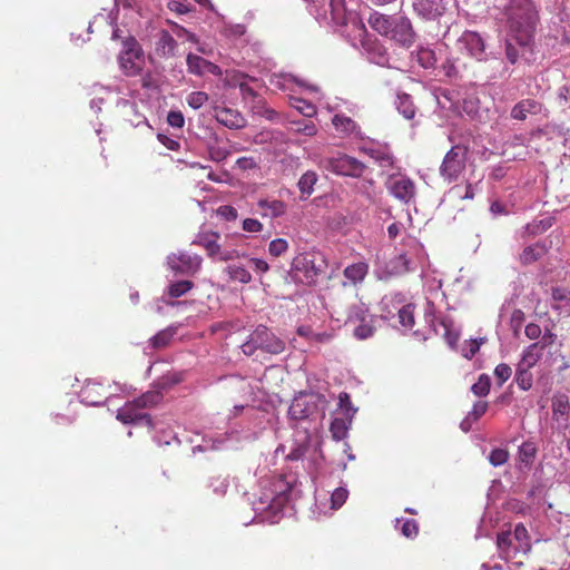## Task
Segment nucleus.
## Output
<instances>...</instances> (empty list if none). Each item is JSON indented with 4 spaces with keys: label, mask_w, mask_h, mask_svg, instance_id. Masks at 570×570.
<instances>
[{
    "label": "nucleus",
    "mask_w": 570,
    "mask_h": 570,
    "mask_svg": "<svg viewBox=\"0 0 570 570\" xmlns=\"http://www.w3.org/2000/svg\"><path fill=\"white\" fill-rule=\"evenodd\" d=\"M417 62L423 68H432L436 63L435 52L432 49H423L416 52Z\"/></svg>",
    "instance_id": "obj_44"
},
{
    "label": "nucleus",
    "mask_w": 570,
    "mask_h": 570,
    "mask_svg": "<svg viewBox=\"0 0 570 570\" xmlns=\"http://www.w3.org/2000/svg\"><path fill=\"white\" fill-rule=\"evenodd\" d=\"M497 548H499L501 558L504 560H512L522 554V551L515 549V541L512 539L510 530L497 534Z\"/></svg>",
    "instance_id": "obj_18"
},
{
    "label": "nucleus",
    "mask_w": 570,
    "mask_h": 570,
    "mask_svg": "<svg viewBox=\"0 0 570 570\" xmlns=\"http://www.w3.org/2000/svg\"><path fill=\"white\" fill-rule=\"evenodd\" d=\"M214 117L222 126L233 130L245 128L247 125L246 117L230 107H215Z\"/></svg>",
    "instance_id": "obj_13"
},
{
    "label": "nucleus",
    "mask_w": 570,
    "mask_h": 570,
    "mask_svg": "<svg viewBox=\"0 0 570 570\" xmlns=\"http://www.w3.org/2000/svg\"><path fill=\"white\" fill-rule=\"evenodd\" d=\"M530 370L531 368L518 365L517 377H514V380H517L518 386L522 391H529L532 386V374Z\"/></svg>",
    "instance_id": "obj_41"
},
{
    "label": "nucleus",
    "mask_w": 570,
    "mask_h": 570,
    "mask_svg": "<svg viewBox=\"0 0 570 570\" xmlns=\"http://www.w3.org/2000/svg\"><path fill=\"white\" fill-rule=\"evenodd\" d=\"M387 38H391L404 48L411 47L414 42V31L409 18L397 17Z\"/></svg>",
    "instance_id": "obj_14"
},
{
    "label": "nucleus",
    "mask_w": 570,
    "mask_h": 570,
    "mask_svg": "<svg viewBox=\"0 0 570 570\" xmlns=\"http://www.w3.org/2000/svg\"><path fill=\"white\" fill-rule=\"evenodd\" d=\"M219 238L220 236L216 232L202 230L196 235L193 244L202 247L207 253V257L214 262H228L242 256L236 249H224L219 244Z\"/></svg>",
    "instance_id": "obj_5"
},
{
    "label": "nucleus",
    "mask_w": 570,
    "mask_h": 570,
    "mask_svg": "<svg viewBox=\"0 0 570 570\" xmlns=\"http://www.w3.org/2000/svg\"><path fill=\"white\" fill-rule=\"evenodd\" d=\"M250 109L253 115L257 117H264L269 121H277L279 119V115L277 111L267 106L266 100L263 98H257L250 104Z\"/></svg>",
    "instance_id": "obj_32"
},
{
    "label": "nucleus",
    "mask_w": 570,
    "mask_h": 570,
    "mask_svg": "<svg viewBox=\"0 0 570 570\" xmlns=\"http://www.w3.org/2000/svg\"><path fill=\"white\" fill-rule=\"evenodd\" d=\"M332 125L335 130L342 135H353L357 132L358 126L354 119L345 115H335L332 118Z\"/></svg>",
    "instance_id": "obj_30"
},
{
    "label": "nucleus",
    "mask_w": 570,
    "mask_h": 570,
    "mask_svg": "<svg viewBox=\"0 0 570 570\" xmlns=\"http://www.w3.org/2000/svg\"><path fill=\"white\" fill-rule=\"evenodd\" d=\"M288 250V242L285 238L278 237L273 239L268 245V253L278 257Z\"/></svg>",
    "instance_id": "obj_46"
},
{
    "label": "nucleus",
    "mask_w": 570,
    "mask_h": 570,
    "mask_svg": "<svg viewBox=\"0 0 570 570\" xmlns=\"http://www.w3.org/2000/svg\"><path fill=\"white\" fill-rule=\"evenodd\" d=\"M520 458L525 463L531 462L535 458V445L531 442H524L520 446Z\"/></svg>",
    "instance_id": "obj_56"
},
{
    "label": "nucleus",
    "mask_w": 570,
    "mask_h": 570,
    "mask_svg": "<svg viewBox=\"0 0 570 570\" xmlns=\"http://www.w3.org/2000/svg\"><path fill=\"white\" fill-rule=\"evenodd\" d=\"M541 111V104L531 98L522 99L513 106L511 117L519 120H524L528 115H538Z\"/></svg>",
    "instance_id": "obj_21"
},
{
    "label": "nucleus",
    "mask_w": 570,
    "mask_h": 570,
    "mask_svg": "<svg viewBox=\"0 0 570 570\" xmlns=\"http://www.w3.org/2000/svg\"><path fill=\"white\" fill-rule=\"evenodd\" d=\"M289 414L294 419H304L307 416L305 404L302 400H295L289 406Z\"/></svg>",
    "instance_id": "obj_59"
},
{
    "label": "nucleus",
    "mask_w": 570,
    "mask_h": 570,
    "mask_svg": "<svg viewBox=\"0 0 570 570\" xmlns=\"http://www.w3.org/2000/svg\"><path fill=\"white\" fill-rule=\"evenodd\" d=\"M451 193L460 200H472L474 198V186L470 183L464 187L455 185L451 188Z\"/></svg>",
    "instance_id": "obj_45"
},
{
    "label": "nucleus",
    "mask_w": 570,
    "mask_h": 570,
    "mask_svg": "<svg viewBox=\"0 0 570 570\" xmlns=\"http://www.w3.org/2000/svg\"><path fill=\"white\" fill-rule=\"evenodd\" d=\"M367 274L368 264L366 262L360 261L357 263H352L343 269V286H353L354 288H357V286L363 284Z\"/></svg>",
    "instance_id": "obj_16"
},
{
    "label": "nucleus",
    "mask_w": 570,
    "mask_h": 570,
    "mask_svg": "<svg viewBox=\"0 0 570 570\" xmlns=\"http://www.w3.org/2000/svg\"><path fill=\"white\" fill-rule=\"evenodd\" d=\"M258 209L261 215L266 218H277L282 217L286 213V204L282 200H267L263 199L257 202Z\"/></svg>",
    "instance_id": "obj_23"
},
{
    "label": "nucleus",
    "mask_w": 570,
    "mask_h": 570,
    "mask_svg": "<svg viewBox=\"0 0 570 570\" xmlns=\"http://www.w3.org/2000/svg\"><path fill=\"white\" fill-rule=\"evenodd\" d=\"M401 532L402 534L407 539H413L419 533V525L415 520H404L401 525Z\"/></svg>",
    "instance_id": "obj_55"
},
{
    "label": "nucleus",
    "mask_w": 570,
    "mask_h": 570,
    "mask_svg": "<svg viewBox=\"0 0 570 570\" xmlns=\"http://www.w3.org/2000/svg\"><path fill=\"white\" fill-rule=\"evenodd\" d=\"M344 324L357 340H367L375 333L374 316L368 313L365 303L351 304Z\"/></svg>",
    "instance_id": "obj_2"
},
{
    "label": "nucleus",
    "mask_w": 570,
    "mask_h": 570,
    "mask_svg": "<svg viewBox=\"0 0 570 570\" xmlns=\"http://www.w3.org/2000/svg\"><path fill=\"white\" fill-rule=\"evenodd\" d=\"M177 42L168 31L159 32L158 41L156 42V55L159 57H168L174 55Z\"/></svg>",
    "instance_id": "obj_27"
},
{
    "label": "nucleus",
    "mask_w": 570,
    "mask_h": 570,
    "mask_svg": "<svg viewBox=\"0 0 570 570\" xmlns=\"http://www.w3.org/2000/svg\"><path fill=\"white\" fill-rule=\"evenodd\" d=\"M317 184V173L307 170L298 179V191H301V199L306 200L313 193L314 186Z\"/></svg>",
    "instance_id": "obj_31"
},
{
    "label": "nucleus",
    "mask_w": 570,
    "mask_h": 570,
    "mask_svg": "<svg viewBox=\"0 0 570 570\" xmlns=\"http://www.w3.org/2000/svg\"><path fill=\"white\" fill-rule=\"evenodd\" d=\"M512 539L517 542V550L522 551V554H527L531 550L530 535L524 524L520 523L514 525L513 532H511Z\"/></svg>",
    "instance_id": "obj_29"
},
{
    "label": "nucleus",
    "mask_w": 570,
    "mask_h": 570,
    "mask_svg": "<svg viewBox=\"0 0 570 570\" xmlns=\"http://www.w3.org/2000/svg\"><path fill=\"white\" fill-rule=\"evenodd\" d=\"M395 106L397 111L405 119H413L416 114V108L412 97L409 94L399 92L395 99Z\"/></svg>",
    "instance_id": "obj_28"
},
{
    "label": "nucleus",
    "mask_w": 570,
    "mask_h": 570,
    "mask_svg": "<svg viewBox=\"0 0 570 570\" xmlns=\"http://www.w3.org/2000/svg\"><path fill=\"white\" fill-rule=\"evenodd\" d=\"M491 381L488 374H481L478 381L472 385L471 391L476 396H485L489 394Z\"/></svg>",
    "instance_id": "obj_43"
},
{
    "label": "nucleus",
    "mask_w": 570,
    "mask_h": 570,
    "mask_svg": "<svg viewBox=\"0 0 570 570\" xmlns=\"http://www.w3.org/2000/svg\"><path fill=\"white\" fill-rule=\"evenodd\" d=\"M186 65L189 72L202 76L205 73V67L208 65V60H205L197 55L189 53L186 57Z\"/></svg>",
    "instance_id": "obj_37"
},
{
    "label": "nucleus",
    "mask_w": 570,
    "mask_h": 570,
    "mask_svg": "<svg viewBox=\"0 0 570 570\" xmlns=\"http://www.w3.org/2000/svg\"><path fill=\"white\" fill-rule=\"evenodd\" d=\"M414 304L407 303L399 308V322L402 326L412 328L414 325Z\"/></svg>",
    "instance_id": "obj_38"
},
{
    "label": "nucleus",
    "mask_w": 570,
    "mask_h": 570,
    "mask_svg": "<svg viewBox=\"0 0 570 570\" xmlns=\"http://www.w3.org/2000/svg\"><path fill=\"white\" fill-rule=\"evenodd\" d=\"M494 375H495L497 380H499L500 385H502L511 376V368H510V366L508 364L501 363V364L495 366Z\"/></svg>",
    "instance_id": "obj_60"
},
{
    "label": "nucleus",
    "mask_w": 570,
    "mask_h": 570,
    "mask_svg": "<svg viewBox=\"0 0 570 570\" xmlns=\"http://www.w3.org/2000/svg\"><path fill=\"white\" fill-rule=\"evenodd\" d=\"M386 187L396 199L404 203L413 200L416 194L415 183L404 175H392Z\"/></svg>",
    "instance_id": "obj_10"
},
{
    "label": "nucleus",
    "mask_w": 570,
    "mask_h": 570,
    "mask_svg": "<svg viewBox=\"0 0 570 570\" xmlns=\"http://www.w3.org/2000/svg\"><path fill=\"white\" fill-rule=\"evenodd\" d=\"M558 99H559L560 105H562V106L569 105L570 106V86L569 85H563L560 87L559 94H558Z\"/></svg>",
    "instance_id": "obj_64"
},
{
    "label": "nucleus",
    "mask_w": 570,
    "mask_h": 570,
    "mask_svg": "<svg viewBox=\"0 0 570 570\" xmlns=\"http://www.w3.org/2000/svg\"><path fill=\"white\" fill-rule=\"evenodd\" d=\"M546 230V225L543 222H534L529 223L523 227V230L521 233L522 238L527 237H535V235H540Z\"/></svg>",
    "instance_id": "obj_47"
},
{
    "label": "nucleus",
    "mask_w": 570,
    "mask_h": 570,
    "mask_svg": "<svg viewBox=\"0 0 570 570\" xmlns=\"http://www.w3.org/2000/svg\"><path fill=\"white\" fill-rule=\"evenodd\" d=\"M330 8L332 19L334 21H341L344 18L345 12V0H330Z\"/></svg>",
    "instance_id": "obj_50"
},
{
    "label": "nucleus",
    "mask_w": 570,
    "mask_h": 570,
    "mask_svg": "<svg viewBox=\"0 0 570 570\" xmlns=\"http://www.w3.org/2000/svg\"><path fill=\"white\" fill-rule=\"evenodd\" d=\"M203 258L197 254L178 252L168 256V266L176 273L195 275L202 268Z\"/></svg>",
    "instance_id": "obj_9"
},
{
    "label": "nucleus",
    "mask_w": 570,
    "mask_h": 570,
    "mask_svg": "<svg viewBox=\"0 0 570 570\" xmlns=\"http://www.w3.org/2000/svg\"><path fill=\"white\" fill-rule=\"evenodd\" d=\"M158 140L168 150H179L180 149V142L177 139L168 137L165 134H158Z\"/></svg>",
    "instance_id": "obj_63"
},
{
    "label": "nucleus",
    "mask_w": 570,
    "mask_h": 570,
    "mask_svg": "<svg viewBox=\"0 0 570 570\" xmlns=\"http://www.w3.org/2000/svg\"><path fill=\"white\" fill-rule=\"evenodd\" d=\"M570 409L569 399L564 393H557L551 399V411L552 415L557 417L558 415L564 416L568 414Z\"/></svg>",
    "instance_id": "obj_35"
},
{
    "label": "nucleus",
    "mask_w": 570,
    "mask_h": 570,
    "mask_svg": "<svg viewBox=\"0 0 570 570\" xmlns=\"http://www.w3.org/2000/svg\"><path fill=\"white\" fill-rule=\"evenodd\" d=\"M553 335L551 333L546 334L542 341L531 343L523 352L520 366L532 368L538 364L543 355V351L547 345L551 344Z\"/></svg>",
    "instance_id": "obj_15"
},
{
    "label": "nucleus",
    "mask_w": 570,
    "mask_h": 570,
    "mask_svg": "<svg viewBox=\"0 0 570 570\" xmlns=\"http://www.w3.org/2000/svg\"><path fill=\"white\" fill-rule=\"evenodd\" d=\"M295 101V108L298 109L304 117H312L317 114V108L306 99L298 98Z\"/></svg>",
    "instance_id": "obj_51"
},
{
    "label": "nucleus",
    "mask_w": 570,
    "mask_h": 570,
    "mask_svg": "<svg viewBox=\"0 0 570 570\" xmlns=\"http://www.w3.org/2000/svg\"><path fill=\"white\" fill-rule=\"evenodd\" d=\"M272 502L277 505H282L287 501V494L292 490V487L288 481H286L285 476H276L272 482Z\"/></svg>",
    "instance_id": "obj_25"
},
{
    "label": "nucleus",
    "mask_w": 570,
    "mask_h": 570,
    "mask_svg": "<svg viewBox=\"0 0 570 570\" xmlns=\"http://www.w3.org/2000/svg\"><path fill=\"white\" fill-rule=\"evenodd\" d=\"M222 32L227 37L238 38L246 32V27L243 24H225Z\"/></svg>",
    "instance_id": "obj_58"
},
{
    "label": "nucleus",
    "mask_w": 570,
    "mask_h": 570,
    "mask_svg": "<svg viewBox=\"0 0 570 570\" xmlns=\"http://www.w3.org/2000/svg\"><path fill=\"white\" fill-rule=\"evenodd\" d=\"M325 168L334 174L350 177H361L365 166L354 157L340 154L325 159Z\"/></svg>",
    "instance_id": "obj_8"
},
{
    "label": "nucleus",
    "mask_w": 570,
    "mask_h": 570,
    "mask_svg": "<svg viewBox=\"0 0 570 570\" xmlns=\"http://www.w3.org/2000/svg\"><path fill=\"white\" fill-rule=\"evenodd\" d=\"M373 157L376 160V163L380 165V167H382V168H393L394 167L395 160H394L393 155L390 153L376 150L373 153Z\"/></svg>",
    "instance_id": "obj_49"
},
{
    "label": "nucleus",
    "mask_w": 570,
    "mask_h": 570,
    "mask_svg": "<svg viewBox=\"0 0 570 570\" xmlns=\"http://www.w3.org/2000/svg\"><path fill=\"white\" fill-rule=\"evenodd\" d=\"M242 228L247 233H259L264 225L256 218H245L242 222Z\"/></svg>",
    "instance_id": "obj_61"
},
{
    "label": "nucleus",
    "mask_w": 570,
    "mask_h": 570,
    "mask_svg": "<svg viewBox=\"0 0 570 570\" xmlns=\"http://www.w3.org/2000/svg\"><path fill=\"white\" fill-rule=\"evenodd\" d=\"M413 8L423 18L433 19L443 13V0H414Z\"/></svg>",
    "instance_id": "obj_19"
},
{
    "label": "nucleus",
    "mask_w": 570,
    "mask_h": 570,
    "mask_svg": "<svg viewBox=\"0 0 570 570\" xmlns=\"http://www.w3.org/2000/svg\"><path fill=\"white\" fill-rule=\"evenodd\" d=\"M538 21V10L531 0L512 1L508 13L510 40L505 45L507 59L511 65L517 63L532 45Z\"/></svg>",
    "instance_id": "obj_1"
},
{
    "label": "nucleus",
    "mask_w": 570,
    "mask_h": 570,
    "mask_svg": "<svg viewBox=\"0 0 570 570\" xmlns=\"http://www.w3.org/2000/svg\"><path fill=\"white\" fill-rule=\"evenodd\" d=\"M395 21V17L379 12L370 14L367 20L368 26L372 27L373 30L385 37H387V35L392 31Z\"/></svg>",
    "instance_id": "obj_22"
},
{
    "label": "nucleus",
    "mask_w": 570,
    "mask_h": 570,
    "mask_svg": "<svg viewBox=\"0 0 570 570\" xmlns=\"http://www.w3.org/2000/svg\"><path fill=\"white\" fill-rule=\"evenodd\" d=\"M350 416L345 417H334L330 424V432L332 439L340 442V440H344L347 434L348 425H350Z\"/></svg>",
    "instance_id": "obj_33"
},
{
    "label": "nucleus",
    "mask_w": 570,
    "mask_h": 570,
    "mask_svg": "<svg viewBox=\"0 0 570 570\" xmlns=\"http://www.w3.org/2000/svg\"><path fill=\"white\" fill-rule=\"evenodd\" d=\"M469 148L463 145H455L445 154L439 167L442 179L449 184L458 181L462 173L466 169Z\"/></svg>",
    "instance_id": "obj_4"
},
{
    "label": "nucleus",
    "mask_w": 570,
    "mask_h": 570,
    "mask_svg": "<svg viewBox=\"0 0 570 570\" xmlns=\"http://www.w3.org/2000/svg\"><path fill=\"white\" fill-rule=\"evenodd\" d=\"M352 27H354L355 31L357 32V36L361 38L362 47L370 55V60L380 66L384 65L386 61L384 47L376 40L365 39L366 29L361 20L352 21Z\"/></svg>",
    "instance_id": "obj_11"
},
{
    "label": "nucleus",
    "mask_w": 570,
    "mask_h": 570,
    "mask_svg": "<svg viewBox=\"0 0 570 570\" xmlns=\"http://www.w3.org/2000/svg\"><path fill=\"white\" fill-rule=\"evenodd\" d=\"M195 284L190 281H178L173 284H169L167 287V294L169 297L179 298L185 295L188 291H190Z\"/></svg>",
    "instance_id": "obj_39"
},
{
    "label": "nucleus",
    "mask_w": 570,
    "mask_h": 570,
    "mask_svg": "<svg viewBox=\"0 0 570 570\" xmlns=\"http://www.w3.org/2000/svg\"><path fill=\"white\" fill-rule=\"evenodd\" d=\"M175 332L170 328L160 331L157 335L149 340V344L154 348H163L168 345L169 341L173 340Z\"/></svg>",
    "instance_id": "obj_40"
},
{
    "label": "nucleus",
    "mask_w": 570,
    "mask_h": 570,
    "mask_svg": "<svg viewBox=\"0 0 570 570\" xmlns=\"http://www.w3.org/2000/svg\"><path fill=\"white\" fill-rule=\"evenodd\" d=\"M225 273L228 274L230 281L240 284H249L252 282V274L245 267L239 265H229L225 267Z\"/></svg>",
    "instance_id": "obj_34"
},
{
    "label": "nucleus",
    "mask_w": 570,
    "mask_h": 570,
    "mask_svg": "<svg viewBox=\"0 0 570 570\" xmlns=\"http://www.w3.org/2000/svg\"><path fill=\"white\" fill-rule=\"evenodd\" d=\"M347 499V490L343 488H338L333 490L331 494V507L332 509H340L345 503Z\"/></svg>",
    "instance_id": "obj_53"
},
{
    "label": "nucleus",
    "mask_w": 570,
    "mask_h": 570,
    "mask_svg": "<svg viewBox=\"0 0 570 570\" xmlns=\"http://www.w3.org/2000/svg\"><path fill=\"white\" fill-rule=\"evenodd\" d=\"M124 424H137L142 420V401L141 397L134 400L121 406L116 415Z\"/></svg>",
    "instance_id": "obj_17"
},
{
    "label": "nucleus",
    "mask_w": 570,
    "mask_h": 570,
    "mask_svg": "<svg viewBox=\"0 0 570 570\" xmlns=\"http://www.w3.org/2000/svg\"><path fill=\"white\" fill-rule=\"evenodd\" d=\"M509 459V452L504 449H494L489 455V461L493 466L503 465Z\"/></svg>",
    "instance_id": "obj_52"
},
{
    "label": "nucleus",
    "mask_w": 570,
    "mask_h": 570,
    "mask_svg": "<svg viewBox=\"0 0 570 570\" xmlns=\"http://www.w3.org/2000/svg\"><path fill=\"white\" fill-rule=\"evenodd\" d=\"M168 385L169 380L165 376L155 382L151 389L145 392V407L157 405L163 400V391L166 390Z\"/></svg>",
    "instance_id": "obj_24"
},
{
    "label": "nucleus",
    "mask_w": 570,
    "mask_h": 570,
    "mask_svg": "<svg viewBox=\"0 0 570 570\" xmlns=\"http://www.w3.org/2000/svg\"><path fill=\"white\" fill-rule=\"evenodd\" d=\"M238 87H239L242 99H244V100L252 99V102H253L254 100H257L261 98L248 83L240 82V83H238Z\"/></svg>",
    "instance_id": "obj_62"
},
{
    "label": "nucleus",
    "mask_w": 570,
    "mask_h": 570,
    "mask_svg": "<svg viewBox=\"0 0 570 570\" xmlns=\"http://www.w3.org/2000/svg\"><path fill=\"white\" fill-rule=\"evenodd\" d=\"M80 396H82V401L91 406L102 405L106 399V392L104 387L99 383H87L82 391H80Z\"/></svg>",
    "instance_id": "obj_20"
},
{
    "label": "nucleus",
    "mask_w": 570,
    "mask_h": 570,
    "mask_svg": "<svg viewBox=\"0 0 570 570\" xmlns=\"http://www.w3.org/2000/svg\"><path fill=\"white\" fill-rule=\"evenodd\" d=\"M458 46L464 48L478 61H482L485 58L484 41L475 31H464L458 39Z\"/></svg>",
    "instance_id": "obj_12"
},
{
    "label": "nucleus",
    "mask_w": 570,
    "mask_h": 570,
    "mask_svg": "<svg viewBox=\"0 0 570 570\" xmlns=\"http://www.w3.org/2000/svg\"><path fill=\"white\" fill-rule=\"evenodd\" d=\"M256 350L268 354H282L285 351V342L272 333L265 325H258L250 334L249 340L242 344V351L252 355Z\"/></svg>",
    "instance_id": "obj_3"
},
{
    "label": "nucleus",
    "mask_w": 570,
    "mask_h": 570,
    "mask_svg": "<svg viewBox=\"0 0 570 570\" xmlns=\"http://www.w3.org/2000/svg\"><path fill=\"white\" fill-rule=\"evenodd\" d=\"M292 265L294 271L305 273L308 283L314 282L327 267L325 256L321 252L303 253L294 257Z\"/></svg>",
    "instance_id": "obj_6"
},
{
    "label": "nucleus",
    "mask_w": 570,
    "mask_h": 570,
    "mask_svg": "<svg viewBox=\"0 0 570 570\" xmlns=\"http://www.w3.org/2000/svg\"><path fill=\"white\" fill-rule=\"evenodd\" d=\"M208 100V95L203 91H194L187 96L186 102L194 109H199Z\"/></svg>",
    "instance_id": "obj_48"
},
{
    "label": "nucleus",
    "mask_w": 570,
    "mask_h": 570,
    "mask_svg": "<svg viewBox=\"0 0 570 570\" xmlns=\"http://www.w3.org/2000/svg\"><path fill=\"white\" fill-rule=\"evenodd\" d=\"M548 248L544 243L538 242L527 246L520 254V262L522 265H530L538 262L544 256Z\"/></svg>",
    "instance_id": "obj_26"
},
{
    "label": "nucleus",
    "mask_w": 570,
    "mask_h": 570,
    "mask_svg": "<svg viewBox=\"0 0 570 570\" xmlns=\"http://www.w3.org/2000/svg\"><path fill=\"white\" fill-rule=\"evenodd\" d=\"M119 62L126 76L134 77L140 75L142 69V55L137 40L128 38L125 41Z\"/></svg>",
    "instance_id": "obj_7"
},
{
    "label": "nucleus",
    "mask_w": 570,
    "mask_h": 570,
    "mask_svg": "<svg viewBox=\"0 0 570 570\" xmlns=\"http://www.w3.org/2000/svg\"><path fill=\"white\" fill-rule=\"evenodd\" d=\"M484 342L485 338H471L465 341L463 347H461V355L471 360L479 352V348L484 344Z\"/></svg>",
    "instance_id": "obj_42"
},
{
    "label": "nucleus",
    "mask_w": 570,
    "mask_h": 570,
    "mask_svg": "<svg viewBox=\"0 0 570 570\" xmlns=\"http://www.w3.org/2000/svg\"><path fill=\"white\" fill-rule=\"evenodd\" d=\"M208 488L212 489L214 495L223 497L229 488L228 478L222 474H214L209 478Z\"/></svg>",
    "instance_id": "obj_36"
},
{
    "label": "nucleus",
    "mask_w": 570,
    "mask_h": 570,
    "mask_svg": "<svg viewBox=\"0 0 570 570\" xmlns=\"http://www.w3.org/2000/svg\"><path fill=\"white\" fill-rule=\"evenodd\" d=\"M551 296L553 301L564 303V306L570 311V289L564 287L552 288Z\"/></svg>",
    "instance_id": "obj_54"
},
{
    "label": "nucleus",
    "mask_w": 570,
    "mask_h": 570,
    "mask_svg": "<svg viewBox=\"0 0 570 570\" xmlns=\"http://www.w3.org/2000/svg\"><path fill=\"white\" fill-rule=\"evenodd\" d=\"M167 124L176 129H181L185 124L184 116L178 110H171L167 114Z\"/></svg>",
    "instance_id": "obj_57"
}]
</instances>
